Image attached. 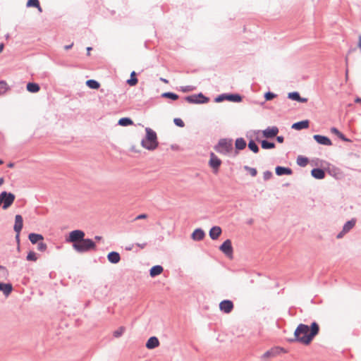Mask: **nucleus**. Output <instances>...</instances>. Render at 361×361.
<instances>
[{"label":"nucleus","instance_id":"f257e3e1","mask_svg":"<svg viewBox=\"0 0 361 361\" xmlns=\"http://www.w3.org/2000/svg\"><path fill=\"white\" fill-rule=\"evenodd\" d=\"M319 332V326L315 322H312L310 326L304 324H300L294 331L293 341L308 345Z\"/></svg>","mask_w":361,"mask_h":361},{"label":"nucleus","instance_id":"f03ea898","mask_svg":"<svg viewBox=\"0 0 361 361\" xmlns=\"http://www.w3.org/2000/svg\"><path fill=\"white\" fill-rule=\"evenodd\" d=\"M142 146L148 149L154 150L158 147V141L156 133L152 129L146 128V136L141 142Z\"/></svg>","mask_w":361,"mask_h":361},{"label":"nucleus","instance_id":"7ed1b4c3","mask_svg":"<svg viewBox=\"0 0 361 361\" xmlns=\"http://www.w3.org/2000/svg\"><path fill=\"white\" fill-rule=\"evenodd\" d=\"M73 247L78 252H85L90 250H96L95 243L89 238H83L78 243L73 244Z\"/></svg>","mask_w":361,"mask_h":361},{"label":"nucleus","instance_id":"20e7f679","mask_svg":"<svg viewBox=\"0 0 361 361\" xmlns=\"http://www.w3.org/2000/svg\"><path fill=\"white\" fill-rule=\"evenodd\" d=\"M15 195L11 192H7L6 191L2 192L0 194V206L3 204L2 208L7 209L14 202Z\"/></svg>","mask_w":361,"mask_h":361},{"label":"nucleus","instance_id":"39448f33","mask_svg":"<svg viewBox=\"0 0 361 361\" xmlns=\"http://www.w3.org/2000/svg\"><path fill=\"white\" fill-rule=\"evenodd\" d=\"M233 149L232 142L227 140H221L216 147V149L218 152L226 154L230 152Z\"/></svg>","mask_w":361,"mask_h":361},{"label":"nucleus","instance_id":"423d86ee","mask_svg":"<svg viewBox=\"0 0 361 361\" xmlns=\"http://www.w3.org/2000/svg\"><path fill=\"white\" fill-rule=\"evenodd\" d=\"M85 235L84 231L81 230H74L69 233V236L66 239V241L73 244L78 243L84 238Z\"/></svg>","mask_w":361,"mask_h":361},{"label":"nucleus","instance_id":"0eeeda50","mask_svg":"<svg viewBox=\"0 0 361 361\" xmlns=\"http://www.w3.org/2000/svg\"><path fill=\"white\" fill-rule=\"evenodd\" d=\"M220 250L224 253L228 258L233 259V250L230 240H225L219 247Z\"/></svg>","mask_w":361,"mask_h":361},{"label":"nucleus","instance_id":"6e6552de","mask_svg":"<svg viewBox=\"0 0 361 361\" xmlns=\"http://www.w3.org/2000/svg\"><path fill=\"white\" fill-rule=\"evenodd\" d=\"M221 164V161L220 159L217 157L213 152L210 154V159L209 161V165L211 168H212L213 171L216 173L219 171V166Z\"/></svg>","mask_w":361,"mask_h":361},{"label":"nucleus","instance_id":"1a4fd4ad","mask_svg":"<svg viewBox=\"0 0 361 361\" xmlns=\"http://www.w3.org/2000/svg\"><path fill=\"white\" fill-rule=\"evenodd\" d=\"M234 305L231 300H224L219 303V309L224 313L228 314L233 310Z\"/></svg>","mask_w":361,"mask_h":361},{"label":"nucleus","instance_id":"9d476101","mask_svg":"<svg viewBox=\"0 0 361 361\" xmlns=\"http://www.w3.org/2000/svg\"><path fill=\"white\" fill-rule=\"evenodd\" d=\"M355 225V220L351 219L350 221H347L343 227V230L337 235V238H341L343 235L347 233L350 230H351Z\"/></svg>","mask_w":361,"mask_h":361},{"label":"nucleus","instance_id":"9b49d317","mask_svg":"<svg viewBox=\"0 0 361 361\" xmlns=\"http://www.w3.org/2000/svg\"><path fill=\"white\" fill-rule=\"evenodd\" d=\"M279 133V128L276 126L269 127L262 131V135L266 138H272Z\"/></svg>","mask_w":361,"mask_h":361},{"label":"nucleus","instance_id":"f8f14e48","mask_svg":"<svg viewBox=\"0 0 361 361\" xmlns=\"http://www.w3.org/2000/svg\"><path fill=\"white\" fill-rule=\"evenodd\" d=\"M224 98H226V99H228L229 101L234 102H239L242 99L241 97L238 94H228V95H226V96L221 95L216 99V101L219 102L223 101L224 99Z\"/></svg>","mask_w":361,"mask_h":361},{"label":"nucleus","instance_id":"ddd939ff","mask_svg":"<svg viewBox=\"0 0 361 361\" xmlns=\"http://www.w3.org/2000/svg\"><path fill=\"white\" fill-rule=\"evenodd\" d=\"M23 226V217L20 214H17L15 216V224L13 226V230L16 233H20Z\"/></svg>","mask_w":361,"mask_h":361},{"label":"nucleus","instance_id":"4468645a","mask_svg":"<svg viewBox=\"0 0 361 361\" xmlns=\"http://www.w3.org/2000/svg\"><path fill=\"white\" fill-rule=\"evenodd\" d=\"M313 137L319 144L326 146H330L332 145L331 140L326 136L314 135Z\"/></svg>","mask_w":361,"mask_h":361},{"label":"nucleus","instance_id":"2eb2a0df","mask_svg":"<svg viewBox=\"0 0 361 361\" xmlns=\"http://www.w3.org/2000/svg\"><path fill=\"white\" fill-rule=\"evenodd\" d=\"M159 345V339L155 336L150 337L146 343V348L148 349H154Z\"/></svg>","mask_w":361,"mask_h":361},{"label":"nucleus","instance_id":"dca6fc26","mask_svg":"<svg viewBox=\"0 0 361 361\" xmlns=\"http://www.w3.org/2000/svg\"><path fill=\"white\" fill-rule=\"evenodd\" d=\"M221 228L219 226H214L209 231V236L212 240H216L221 234Z\"/></svg>","mask_w":361,"mask_h":361},{"label":"nucleus","instance_id":"f3484780","mask_svg":"<svg viewBox=\"0 0 361 361\" xmlns=\"http://www.w3.org/2000/svg\"><path fill=\"white\" fill-rule=\"evenodd\" d=\"M205 236V233L201 228L195 229L192 233V238L194 240H202Z\"/></svg>","mask_w":361,"mask_h":361},{"label":"nucleus","instance_id":"a211bd4d","mask_svg":"<svg viewBox=\"0 0 361 361\" xmlns=\"http://www.w3.org/2000/svg\"><path fill=\"white\" fill-rule=\"evenodd\" d=\"M108 260L113 264H116L120 262V255L116 252H111L107 255Z\"/></svg>","mask_w":361,"mask_h":361},{"label":"nucleus","instance_id":"6ab92c4d","mask_svg":"<svg viewBox=\"0 0 361 361\" xmlns=\"http://www.w3.org/2000/svg\"><path fill=\"white\" fill-rule=\"evenodd\" d=\"M308 126H309V121L307 120H306V121H302L300 122L295 123L294 124H293L292 128L295 130H300L302 129L307 128Z\"/></svg>","mask_w":361,"mask_h":361},{"label":"nucleus","instance_id":"aec40b11","mask_svg":"<svg viewBox=\"0 0 361 361\" xmlns=\"http://www.w3.org/2000/svg\"><path fill=\"white\" fill-rule=\"evenodd\" d=\"M276 173L278 176L290 175V174H292V170L290 168H286V167H283V166H277L276 168Z\"/></svg>","mask_w":361,"mask_h":361},{"label":"nucleus","instance_id":"412c9836","mask_svg":"<svg viewBox=\"0 0 361 361\" xmlns=\"http://www.w3.org/2000/svg\"><path fill=\"white\" fill-rule=\"evenodd\" d=\"M288 98L293 100H295L302 103H305L307 102V98L300 97V94L297 92H290L288 94Z\"/></svg>","mask_w":361,"mask_h":361},{"label":"nucleus","instance_id":"4be33fe9","mask_svg":"<svg viewBox=\"0 0 361 361\" xmlns=\"http://www.w3.org/2000/svg\"><path fill=\"white\" fill-rule=\"evenodd\" d=\"M29 240L32 244H36L39 241H42L44 240V237L41 234L37 233H30L28 236Z\"/></svg>","mask_w":361,"mask_h":361},{"label":"nucleus","instance_id":"5701e85b","mask_svg":"<svg viewBox=\"0 0 361 361\" xmlns=\"http://www.w3.org/2000/svg\"><path fill=\"white\" fill-rule=\"evenodd\" d=\"M12 285L11 283H0V291H2L4 295H8L12 291Z\"/></svg>","mask_w":361,"mask_h":361},{"label":"nucleus","instance_id":"b1692460","mask_svg":"<svg viewBox=\"0 0 361 361\" xmlns=\"http://www.w3.org/2000/svg\"><path fill=\"white\" fill-rule=\"evenodd\" d=\"M312 176L317 179H322L325 176L324 171L321 169H314L311 171Z\"/></svg>","mask_w":361,"mask_h":361},{"label":"nucleus","instance_id":"393cba45","mask_svg":"<svg viewBox=\"0 0 361 361\" xmlns=\"http://www.w3.org/2000/svg\"><path fill=\"white\" fill-rule=\"evenodd\" d=\"M163 267L160 265H156L151 268L150 269V276L152 277H154L156 276H158L161 274L163 272Z\"/></svg>","mask_w":361,"mask_h":361},{"label":"nucleus","instance_id":"a878e982","mask_svg":"<svg viewBox=\"0 0 361 361\" xmlns=\"http://www.w3.org/2000/svg\"><path fill=\"white\" fill-rule=\"evenodd\" d=\"M40 90L39 85L37 83L29 82L27 84V90L32 93L38 92Z\"/></svg>","mask_w":361,"mask_h":361},{"label":"nucleus","instance_id":"bb28decb","mask_svg":"<svg viewBox=\"0 0 361 361\" xmlns=\"http://www.w3.org/2000/svg\"><path fill=\"white\" fill-rule=\"evenodd\" d=\"M278 350L277 349H271L267 352H265L262 356V358L263 360H267L270 357H274L277 354Z\"/></svg>","mask_w":361,"mask_h":361},{"label":"nucleus","instance_id":"cd10ccee","mask_svg":"<svg viewBox=\"0 0 361 361\" xmlns=\"http://www.w3.org/2000/svg\"><path fill=\"white\" fill-rule=\"evenodd\" d=\"M86 85L87 87H89L91 89L97 90L99 88L100 85L99 83L94 80H88L86 81Z\"/></svg>","mask_w":361,"mask_h":361},{"label":"nucleus","instance_id":"c85d7f7f","mask_svg":"<svg viewBox=\"0 0 361 361\" xmlns=\"http://www.w3.org/2000/svg\"><path fill=\"white\" fill-rule=\"evenodd\" d=\"M27 7H36L38 10L42 12V8L39 5V2L38 0H28L27 2Z\"/></svg>","mask_w":361,"mask_h":361},{"label":"nucleus","instance_id":"c756f323","mask_svg":"<svg viewBox=\"0 0 361 361\" xmlns=\"http://www.w3.org/2000/svg\"><path fill=\"white\" fill-rule=\"evenodd\" d=\"M9 90L8 85L4 80L0 81V95L5 94Z\"/></svg>","mask_w":361,"mask_h":361},{"label":"nucleus","instance_id":"7c9ffc66","mask_svg":"<svg viewBox=\"0 0 361 361\" xmlns=\"http://www.w3.org/2000/svg\"><path fill=\"white\" fill-rule=\"evenodd\" d=\"M246 146V142L243 138H238L235 140V147L238 149H243Z\"/></svg>","mask_w":361,"mask_h":361},{"label":"nucleus","instance_id":"2f4dec72","mask_svg":"<svg viewBox=\"0 0 361 361\" xmlns=\"http://www.w3.org/2000/svg\"><path fill=\"white\" fill-rule=\"evenodd\" d=\"M135 72L133 71L130 74V78L128 80L127 82L130 86H135L137 83V79L135 77Z\"/></svg>","mask_w":361,"mask_h":361},{"label":"nucleus","instance_id":"473e14b6","mask_svg":"<svg viewBox=\"0 0 361 361\" xmlns=\"http://www.w3.org/2000/svg\"><path fill=\"white\" fill-rule=\"evenodd\" d=\"M118 124L122 126H128L133 124V121L128 118H122L119 119Z\"/></svg>","mask_w":361,"mask_h":361},{"label":"nucleus","instance_id":"72a5a7b5","mask_svg":"<svg viewBox=\"0 0 361 361\" xmlns=\"http://www.w3.org/2000/svg\"><path fill=\"white\" fill-rule=\"evenodd\" d=\"M308 163V159L306 157L299 156L297 158V164L300 166H305Z\"/></svg>","mask_w":361,"mask_h":361},{"label":"nucleus","instance_id":"f704fd0d","mask_svg":"<svg viewBox=\"0 0 361 361\" xmlns=\"http://www.w3.org/2000/svg\"><path fill=\"white\" fill-rule=\"evenodd\" d=\"M248 148L255 153L259 152V147L253 140L249 142Z\"/></svg>","mask_w":361,"mask_h":361},{"label":"nucleus","instance_id":"c9c22d12","mask_svg":"<svg viewBox=\"0 0 361 361\" xmlns=\"http://www.w3.org/2000/svg\"><path fill=\"white\" fill-rule=\"evenodd\" d=\"M263 149H272L275 147V145L273 142H269L267 140H263L261 143Z\"/></svg>","mask_w":361,"mask_h":361},{"label":"nucleus","instance_id":"e433bc0d","mask_svg":"<svg viewBox=\"0 0 361 361\" xmlns=\"http://www.w3.org/2000/svg\"><path fill=\"white\" fill-rule=\"evenodd\" d=\"M162 97L170 98L173 100H176L178 99V96L176 94L172 93V92H165L162 94Z\"/></svg>","mask_w":361,"mask_h":361},{"label":"nucleus","instance_id":"4c0bfd02","mask_svg":"<svg viewBox=\"0 0 361 361\" xmlns=\"http://www.w3.org/2000/svg\"><path fill=\"white\" fill-rule=\"evenodd\" d=\"M244 169L245 170H246L247 171H248L250 173V174L252 176V177H255L257 176V171L256 169L255 168H251L250 166H244Z\"/></svg>","mask_w":361,"mask_h":361},{"label":"nucleus","instance_id":"58836bf2","mask_svg":"<svg viewBox=\"0 0 361 361\" xmlns=\"http://www.w3.org/2000/svg\"><path fill=\"white\" fill-rule=\"evenodd\" d=\"M126 329L124 326H120L117 330L114 332V336L116 338L120 337L125 331Z\"/></svg>","mask_w":361,"mask_h":361},{"label":"nucleus","instance_id":"ea45409f","mask_svg":"<svg viewBox=\"0 0 361 361\" xmlns=\"http://www.w3.org/2000/svg\"><path fill=\"white\" fill-rule=\"evenodd\" d=\"M27 259L28 261H33L35 262L37 259L36 253L33 251H30L27 256Z\"/></svg>","mask_w":361,"mask_h":361},{"label":"nucleus","instance_id":"a19ab883","mask_svg":"<svg viewBox=\"0 0 361 361\" xmlns=\"http://www.w3.org/2000/svg\"><path fill=\"white\" fill-rule=\"evenodd\" d=\"M47 244L42 241H39L37 245V250L41 252H44L47 250Z\"/></svg>","mask_w":361,"mask_h":361},{"label":"nucleus","instance_id":"79ce46f5","mask_svg":"<svg viewBox=\"0 0 361 361\" xmlns=\"http://www.w3.org/2000/svg\"><path fill=\"white\" fill-rule=\"evenodd\" d=\"M173 122L178 127H181L182 128V127H184V126H185V123L182 121V119L178 118H174Z\"/></svg>","mask_w":361,"mask_h":361},{"label":"nucleus","instance_id":"37998d69","mask_svg":"<svg viewBox=\"0 0 361 361\" xmlns=\"http://www.w3.org/2000/svg\"><path fill=\"white\" fill-rule=\"evenodd\" d=\"M186 100L188 101L190 103L200 102V101L197 100L196 96L187 97H186ZM202 102H204V101H202Z\"/></svg>","mask_w":361,"mask_h":361},{"label":"nucleus","instance_id":"c03bdc74","mask_svg":"<svg viewBox=\"0 0 361 361\" xmlns=\"http://www.w3.org/2000/svg\"><path fill=\"white\" fill-rule=\"evenodd\" d=\"M276 97V94H274V93L272 92H267L264 95V97L266 99V100L269 101V100H271L272 99H274V97Z\"/></svg>","mask_w":361,"mask_h":361},{"label":"nucleus","instance_id":"a18cd8bd","mask_svg":"<svg viewBox=\"0 0 361 361\" xmlns=\"http://www.w3.org/2000/svg\"><path fill=\"white\" fill-rule=\"evenodd\" d=\"M271 176H272V173L270 171H267L264 172V173H263V177L265 180L270 179L271 178Z\"/></svg>","mask_w":361,"mask_h":361},{"label":"nucleus","instance_id":"49530a36","mask_svg":"<svg viewBox=\"0 0 361 361\" xmlns=\"http://www.w3.org/2000/svg\"><path fill=\"white\" fill-rule=\"evenodd\" d=\"M0 271L3 274V276L6 278L8 276V271L3 267L0 266Z\"/></svg>","mask_w":361,"mask_h":361},{"label":"nucleus","instance_id":"de8ad7c7","mask_svg":"<svg viewBox=\"0 0 361 361\" xmlns=\"http://www.w3.org/2000/svg\"><path fill=\"white\" fill-rule=\"evenodd\" d=\"M147 217V215L145 214H142L135 217V220L145 219Z\"/></svg>","mask_w":361,"mask_h":361},{"label":"nucleus","instance_id":"09e8293b","mask_svg":"<svg viewBox=\"0 0 361 361\" xmlns=\"http://www.w3.org/2000/svg\"><path fill=\"white\" fill-rule=\"evenodd\" d=\"M331 132L334 134H335L336 135H337L338 137L339 134H340V131L336 128H331Z\"/></svg>","mask_w":361,"mask_h":361},{"label":"nucleus","instance_id":"8fccbe9b","mask_svg":"<svg viewBox=\"0 0 361 361\" xmlns=\"http://www.w3.org/2000/svg\"><path fill=\"white\" fill-rule=\"evenodd\" d=\"M338 137L340 139H341L343 141H345V142H350V140H348V138H346L344 135L341 133H340L339 135H338Z\"/></svg>","mask_w":361,"mask_h":361},{"label":"nucleus","instance_id":"3c124183","mask_svg":"<svg viewBox=\"0 0 361 361\" xmlns=\"http://www.w3.org/2000/svg\"><path fill=\"white\" fill-rule=\"evenodd\" d=\"M136 245H137V247H139L140 249H144V248L146 247L147 243H137V244H136Z\"/></svg>","mask_w":361,"mask_h":361},{"label":"nucleus","instance_id":"603ef678","mask_svg":"<svg viewBox=\"0 0 361 361\" xmlns=\"http://www.w3.org/2000/svg\"><path fill=\"white\" fill-rule=\"evenodd\" d=\"M276 140L280 142V143H282L283 142V137L282 136H278L276 137Z\"/></svg>","mask_w":361,"mask_h":361},{"label":"nucleus","instance_id":"864d4df0","mask_svg":"<svg viewBox=\"0 0 361 361\" xmlns=\"http://www.w3.org/2000/svg\"><path fill=\"white\" fill-rule=\"evenodd\" d=\"M20 233H16V238L18 242L20 241Z\"/></svg>","mask_w":361,"mask_h":361},{"label":"nucleus","instance_id":"5fc2aeb1","mask_svg":"<svg viewBox=\"0 0 361 361\" xmlns=\"http://www.w3.org/2000/svg\"><path fill=\"white\" fill-rule=\"evenodd\" d=\"M355 102L356 103H361V98H359V97L356 98V99H355Z\"/></svg>","mask_w":361,"mask_h":361},{"label":"nucleus","instance_id":"6e6d98bb","mask_svg":"<svg viewBox=\"0 0 361 361\" xmlns=\"http://www.w3.org/2000/svg\"><path fill=\"white\" fill-rule=\"evenodd\" d=\"M91 50H92V47H87V55L90 54V51Z\"/></svg>","mask_w":361,"mask_h":361},{"label":"nucleus","instance_id":"4d7b16f0","mask_svg":"<svg viewBox=\"0 0 361 361\" xmlns=\"http://www.w3.org/2000/svg\"><path fill=\"white\" fill-rule=\"evenodd\" d=\"M4 183V179L3 178H0V186Z\"/></svg>","mask_w":361,"mask_h":361},{"label":"nucleus","instance_id":"13d9d810","mask_svg":"<svg viewBox=\"0 0 361 361\" xmlns=\"http://www.w3.org/2000/svg\"><path fill=\"white\" fill-rule=\"evenodd\" d=\"M160 80H161V81H163L164 83H166V84H167V83L169 82H168V80H167L166 79H164V78H160Z\"/></svg>","mask_w":361,"mask_h":361},{"label":"nucleus","instance_id":"bf43d9fd","mask_svg":"<svg viewBox=\"0 0 361 361\" xmlns=\"http://www.w3.org/2000/svg\"><path fill=\"white\" fill-rule=\"evenodd\" d=\"M8 166L9 168H13V167L14 166V164H13V163H9V164H8Z\"/></svg>","mask_w":361,"mask_h":361},{"label":"nucleus","instance_id":"052dcab7","mask_svg":"<svg viewBox=\"0 0 361 361\" xmlns=\"http://www.w3.org/2000/svg\"><path fill=\"white\" fill-rule=\"evenodd\" d=\"M95 239L97 240H100L102 239L101 236H95Z\"/></svg>","mask_w":361,"mask_h":361},{"label":"nucleus","instance_id":"680f3d73","mask_svg":"<svg viewBox=\"0 0 361 361\" xmlns=\"http://www.w3.org/2000/svg\"><path fill=\"white\" fill-rule=\"evenodd\" d=\"M357 45H361V35L359 37V42Z\"/></svg>","mask_w":361,"mask_h":361},{"label":"nucleus","instance_id":"e2e57ef3","mask_svg":"<svg viewBox=\"0 0 361 361\" xmlns=\"http://www.w3.org/2000/svg\"><path fill=\"white\" fill-rule=\"evenodd\" d=\"M4 47H0V53L3 51Z\"/></svg>","mask_w":361,"mask_h":361},{"label":"nucleus","instance_id":"0e129e2a","mask_svg":"<svg viewBox=\"0 0 361 361\" xmlns=\"http://www.w3.org/2000/svg\"><path fill=\"white\" fill-rule=\"evenodd\" d=\"M4 161L2 160H0V165L2 164Z\"/></svg>","mask_w":361,"mask_h":361},{"label":"nucleus","instance_id":"69168bd1","mask_svg":"<svg viewBox=\"0 0 361 361\" xmlns=\"http://www.w3.org/2000/svg\"><path fill=\"white\" fill-rule=\"evenodd\" d=\"M199 97L204 98V97L201 94H199Z\"/></svg>","mask_w":361,"mask_h":361}]
</instances>
